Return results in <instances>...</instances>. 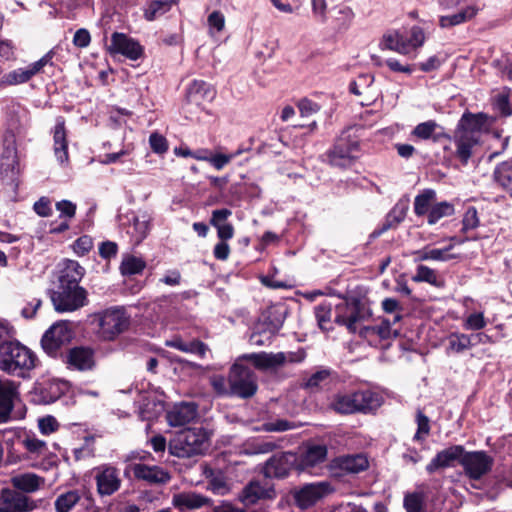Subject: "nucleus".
I'll return each instance as SVG.
<instances>
[{"mask_svg":"<svg viewBox=\"0 0 512 512\" xmlns=\"http://www.w3.org/2000/svg\"><path fill=\"white\" fill-rule=\"evenodd\" d=\"M227 382L230 397L250 399L258 391L257 375L249 366L239 362L230 367Z\"/></svg>","mask_w":512,"mask_h":512,"instance_id":"4","label":"nucleus"},{"mask_svg":"<svg viewBox=\"0 0 512 512\" xmlns=\"http://www.w3.org/2000/svg\"><path fill=\"white\" fill-rule=\"evenodd\" d=\"M197 417V405L183 402L167 413V420L172 427L185 426Z\"/></svg>","mask_w":512,"mask_h":512,"instance_id":"31","label":"nucleus"},{"mask_svg":"<svg viewBox=\"0 0 512 512\" xmlns=\"http://www.w3.org/2000/svg\"><path fill=\"white\" fill-rule=\"evenodd\" d=\"M99 334L104 340L112 341L130 326V315L124 307H111L97 314Z\"/></svg>","mask_w":512,"mask_h":512,"instance_id":"6","label":"nucleus"},{"mask_svg":"<svg viewBox=\"0 0 512 512\" xmlns=\"http://www.w3.org/2000/svg\"><path fill=\"white\" fill-rule=\"evenodd\" d=\"M354 19V12L349 7L340 8L332 20L333 29L337 33L348 30Z\"/></svg>","mask_w":512,"mask_h":512,"instance_id":"48","label":"nucleus"},{"mask_svg":"<svg viewBox=\"0 0 512 512\" xmlns=\"http://www.w3.org/2000/svg\"><path fill=\"white\" fill-rule=\"evenodd\" d=\"M436 200V191L424 189L414 198V213L418 217L427 216Z\"/></svg>","mask_w":512,"mask_h":512,"instance_id":"36","label":"nucleus"},{"mask_svg":"<svg viewBox=\"0 0 512 512\" xmlns=\"http://www.w3.org/2000/svg\"><path fill=\"white\" fill-rule=\"evenodd\" d=\"M332 305L330 302L324 301L315 306L314 314L318 322L319 327L325 329V324L331 319Z\"/></svg>","mask_w":512,"mask_h":512,"instance_id":"57","label":"nucleus"},{"mask_svg":"<svg viewBox=\"0 0 512 512\" xmlns=\"http://www.w3.org/2000/svg\"><path fill=\"white\" fill-rule=\"evenodd\" d=\"M454 213L455 206L453 203L448 201L437 202L431 207L427 222L429 225H435L443 217L452 216Z\"/></svg>","mask_w":512,"mask_h":512,"instance_id":"45","label":"nucleus"},{"mask_svg":"<svg viewBox=\"0 0 512 512\" xmlns=\"http://www.w3.org/2000/svg\"><path fill=\"white\" fill-rule=\"evenodd\" d=\"M294 428L292 422L285 419H277L272 422H266L262 424L260 430L265 432H283Z\"/></svg>","mask_w":512,"mask_h":512,"instance_id":"62","label":"nucleus"},{"mask_svg":"<svg viewBox=\"0 0 512 512\" xmlns=\"http://www.w3.org/2000/svg\"><path fill=\"white\" fill-rule=\"evenodd\" d=\"M30 79L28 73L24 68L15 69L9 73L4 74L0 79V88L13 86L28 82Z\"/></svg>","mask_w":512,"mask_h":512,"instance_id":"52","label":"nucleus"},{"mask_svg":"<svg viewBox=\"0 0 512 512\" xmlns=\"http://www.w3.org/2000/svg\"><path fill=\"white\" fill-rule=\"evenodd\" d=\"M59 423L54 416L47 415L38 420V428L44 435H49L59 429Z\"/></svg>","mask_w":512,"mask_h":512,"instance_id":"63","label":"nucleus"},{"mask_svg":"<svg viewBox=\"0 0 512 512\" xmlns=\"http://www.w3.org/2000/svg\"><path fill=\"white\" fill-rule=\"evenodd\" d=\"M382 403L383 398L379 393L364 389L336 394L330 407L341 415L373 414Z\"/></svg>","mask_w":512,"mask_h":512,"instance_id":"2","label":"nucleus"},{"mask_svg":"<svg viewBox=\"0 0 512 512\" xmlns=\"http://www.w3.org/2000/svg\"><path fill=\"white\" fill-rule=\"evenodd\" d=\"M479 225L480 220L476 207L469 206L463 215L461 231L466 233L469 230L476 229Z\"/></svg>","mask_w":512,"mask_h":512,"instance_id":"56","label":"nucleus"},{"mask_svg":"<svg viewBox=\"0 0 512 512\" xmlns=\"http://www.w3.org/2000/svg\"><path fill=\"white\" fill-rule=\"evenodd\" d=\"M54 141V154L57 160L61 163H67L69 160L68 154V140L67 132L65 127V119L59 116L56 119V124L53 131Z\"/></svg>","mask_w":512,"mask_h":512,"instance_id":"30","label":"nucleus"},{"mask_svg":"<svg viewBox=\"0 0 512 512\" xmlns=\"http://www.w3.org/2000/svg\"><path fill=\"white\" fill-rule=\"evenodd\" d=\"M150 221L147 216H135L133 223L130 226L128 233L131 235L134 244H140L149 234Z\"/></svg>","mask_w":512,"mask_h":512,"instance_id":"42","label":"nucleus"},{"mask_svg":"<svg viewBox=\"0 0 512 512\" xmlns=\"http://www.w3.org/2000/svg\"><path fill=\"white\" fill-rule=\"evenodd\" d=\"M417 431L413 436V441L422 442L430 434V419L421 410L416 413Z\"/></svg>","mask_w":512,"mask_h":512,"instance_id":"53","label":"nucleus"},{"mask_svg":"<svg viewBox=\"0 0 512 512\" xmlns=\"http://www.w3.org/2000/svg\"><path fill=\"white\" fill-rule=\"evenodd\" d=\"M493 458L485 451H466L463 454L461 466L465 474L472 480H479L493 466Z\"/></svg>","mask_w":512,"mask_h":512,"instance_id":"13","label":"nucleus"},{"mask_svg":"<svg viewBox=\"0 0 512 512\" xmlns=\"http://www.w3.org/2000/svg\"><path fill=\"white\" fill-rule=\"evenodd\" d=\"M479 11L475 5H469L459 12L452 15H445L439 18V26L441 28H451L473 19Z\"/></svg>","mask_w":512,"mask_h":512,"instance_id":"34","label":"nucleus"},{"mask_svg":"<svg viewBox=\"0 0 512 512\" xmlns=\"http://www.w3.org/2000/svg\"><path fill=\"white\" fill-rule=\"evenodd\" d=\"M487 325L483 312H475L470 314L464 321V328L466 330H481Z\"/></svg>","mask_w":512,"mask_h":512,"instance_id":"61","label":"nucleus"},{"mask_svg":"<svg viewBox=\"0 0 512 512\" xmlns=\"http://www.w3.org/2000/svg\"><path fill=\"white\" fill-rule=\"evenodd\" d=\"M454 247L453 244L448 245L443 249H427L419 250L416 252L418 260H435V261H449L457 258V255L450 254L449 251Z\"/></svg>","mask_w":512,"mask_h":512,"instance_id":"43","label":"nucleus"},{"mask_svg":"<svg viewBox=\"0 0 512 512\" xmlns=\"http://www.w3.org/2000/svg\"><path fill=\"white\" fill-rule=\"evenodd\" d=\"M231 215L232 211L228 208L212 211L209 223L217 230V237L219 240L228 241L234 237V226L231 223L226 222Z\"/></svg>","mask_w":512,"mask_h":512,"instance_id":"26","label":"nucleus"},{"mask_svg":"<svg viewBox=\"0 0 512 512\" xmlns=\"http://www.w3.org/2000/svg\"><path fill=\"white\" fill-rule=\"evenodd\" d=\"M412 281L416 283L425 282L436 288H442L445 285L444 280L438 276L437 272L426 265L417 267L416 274L412 276Z\"/></svg>","mask_w":512,"mask_h":512,"instance_id":"41","label":"nucleus"},{"mask_svg":"<svg viewBox=\"0 0 512 512\" xmlns=\"http://www.w3.org/2000/svg\"><path fill=\"white\" fill-rule=\"evenodd\" d=\"M74 331L69 321L54 323L42 336L41 346L51 357L56 358L61 348L71 342Z\"/></svg>","mask_w":512,"mask_h":512,"instance_id":"9","label":"nucleus"},{"mask_svg":"<svg viewBox=\"0 0 512 512\" xmlns=\"http://www.w3.org/2000/svg\"><path fill=\"white\" fill-rule=\"evenodd\" d=\"M327 468L332 476L340 478L366 471L369 460L364 453L344 454L331 459Z\"/></svg>","mask_w":512,"mask_h":512,"instance_id":"10","label":"nucleus"},{"mask_svg":"<svg viewBox=\"0 0 512 512\" xmlns=\"http://www.w3.org/2000/svg\"><path fill=\"white\" fill-rule=\"evenodd\" d=\"M59 266L58 284L80 286L79 283L85 275V269L78 261L64 259Z\"/></svg>","mask_w":512,"mask_h":512,"instance_id":"25","label":"nucleus"},{"mask_svg":"<svg viewBox=\"0 0 512 512\" xmlns=\"http://www.w3.org/2000/svg\"><path fill=\"white\" fill-rule=\"evenodd\" d=\"M72 248L78 256H85L93 248V238L89 235H82L74 241Z\"/></svg>","mask_w":512,"mask_h":512,"instance_id":"60","label":"nucleus"},{"mask_svg":"<svg viewBox=\"0 0 512 512\" xmlns=\"http://www.w3.org/2000/svg\"><path fill=\"white\" fill-rule=\"evenodd\" d=\"M80 500L78 491L72 490L61 494L55 500V509L57 512H69Z\"/></svg>","mask_w":512,"mask_h":512,"instance_id":"51","label":"nucleus"},{"mask_svg":"<svg viewBox=\"0 0 512 512\" xmlns=\"http://www.w3.org/2000/svg\"><path fill=\"white\" fill-rule=\"evenodd\" d=\"M210 85L203 80H194L187 89V98L190 102L198 101L200 98L213 97Z\"/></svg>","mask_w":512,"mask_h":512,"instance_id":"46","label":"nucleus"},{"mask_svg":"<svg viewBox=\"0 0 512 512\" xmlns=\"http://www.w3.org/2000/svg\"><path fill=\"white\" fill-rule=\"evenodd\" d=\"M328 447L325 444H308L305 449L297 453L298 475L312 474L313 470L326 462Z\"/></svg>","mask_w":512,"mask_h":512,"instance_id":"15","label":"nucleus"},{"mask_svg":"<svg viewBox=\"0 0 512 512\" xmlns=\"http://www.w3.org/2000/svg\"><path fill=\"white\" fill-rule=\"evenodd\" d=\"M454 143L456 146L455 156L463 165H467L472 156V149L479 143V140L473 136H466L455 131Z\"/></svg>","mask_w":512,"mask_h":512,"instance_id":"33","label":"nucleus"},{"mask_svg":"<svg viewBox=\"0 0 512 512\" xmlns=\"http://www.w3.org/2000/svg\"><path fill=\"white\" fill-rule=\"evenodd\" d=\"M20 175V161L16 159L14 162L2 160L0 162V176L2 181L7 185L18 186Z\"/></svg>","mask_w":512,"mask_h":512,"instance_id":"40","label":"nucleus"},{"mask_svg":"<svg viewBox=\"0 0 512 512\" xmlns=\"http://www.w3.org/2000/svg\"><path fill=\"white\" fill-rule=\"evenodd\" d=\"M208 448L207 433L203 428H187L177 435L176 443L171 446L172 453L178 457H192L203 454Z\"/></svg>","mask_w":512,"mask_h":512,"instance_id":"7","label":"nucleus"},{"mask_svg":"<svg viewBox=\"0 0 512 512\" xmlns=\"http://www.w3.org/2000/svg\"><path fill=\"white\" fill-rule=\"evenodd\" d=\"M36 505L22 492L3 488L0 491V512H29Z\"/></svg>","mask_w":512,"mask_h":512,"instance_id":"19","label":"nucleus"},{"mask_svg":"<svg viewBox=\"0 0 512 512\" xmlns=\"http://www.w3.org/2000/svg\"><path fill=\"white\" fill-rule=\"evenodd\" d=\"M488 117L484 113H471L469 111L463 113L458 121L456 132L466 136H473L480 140V134L487 124Z\"/></svg>","mask_w":512,"mask_h":512,"instance_id":"22","label":"nucleus"},{"mask_svg":"<svg viewBox=\"0 0 512 512\" xmlns=\"http://www.w3.org/2000/svg\"><path fill=\"white\" fill-rule=\"evenodd\" d=\"M97 492L100 496H110L116 493L122 484L120 470L115 466L104 464L94 469Z\"/></svg>","mask_w":512,"mask_h":512,"instance_id":"16","label":"nucleus"},{"mask_svg":"<svg viewBox=\"0 0 512 512\" xmlns=\"http://www.w3.org/2000/svg\"><path fill=\"white\" fill-rule=\"evenodd\" d=\"M149 144L151 150L159 155L165 154L169 149L167 139L165 138V136L158 132H153L150 134Z\"/></svg>","mask_w":512,"mask_h":512,"instance_id":"59","label":"nucleus"},{"mask_svg":"<svg viewBox=\"0 0 512 512\" xmlns=\"http://www.w3.org/2000/svg\"><path fill=\"white\" fill-rule=\"evenodd\" d=\"M146 262L133 255L125 257L120 264V272L123 276H130L142 273Z\"/></svg>","mask_w":512,"mask_h":512,"instance_id":"47","label":"nucleus"},{"mask_svg":"<svg viewBox=\"0 0 512 512\" xmlns=\"http://www.w3.org/2000/svg\"><path fill=\"white\" fill-rule=\"evenodd\" d=\"M495 182L504 189L512 199V165L508 162H502L495 167Z\"/></svg>","mask_w":512,"mask_h":512,"instance_id":"38","label":"nucleus"},{"mask_svg":"<svg viewBox=\"0 0 512 512\" xmlns=\"http://www.w3.org/2000/svg\"><path fill=\"white\" fill-rule=\"evenodd\" d=\"M69 390L67 381L51 379L37 383L34 387L35 401L50 404L57 401Z\"/></svg>","mask_w":512,"mask_h":512,"instance_id":"20","label":"nucleus"},{"mask_svg":"<svg viewBox=\"0 0 512 512\" xmlns=\"http://www.w3.org/2000/svg\"><path fill=\"white\" fill-rule=\"evenodd\" d=\"M64 362L70 370L92 371L96 366V351L91 346L71 347L65 354Z\"/></svg>","mask_w":512,"mask_h":512,"instance_id":"14","label":"nucleus"},{"mask_svg":"<svg viewBox=\"0 0 512 512\" xmlns=\"http://www.w3.org/2000/svg\"><path fill=\"white\" fill-rule=\"evenodd\" d=\"M17 396L18 391L14 383L0 379V423L9 420Z\"/></svg>","mask_w":512,"mask_h":512,"instance_id":"29","label":"nucleus"},{"mask_svg":"<svg viewBox=\"0 0 512 512\" xmlns=\"http://www.w3.org/2000/svg\"><path fill=\"white\" fill-rule=\"evenodd\" d=\"M332 373L330 368H321L305 379L302 387L310 392H317L330 383Z\"/></svg>","mask_w":512,"mask_h":512,"instance_id":"35","label":"nucleus"},{"mask_svg":"<svg viewBox=\"0 0 512 512\" xmlns=\"http://www.w3.org/2000/svg\"><path fill=\"white\" fill-rule=\"evenodd\" d=\"M365 318L366 310L364 304L358 298H353L350 302L337 306L335 322L339 325H345L352 333L356 332V323Z\"/></svg>","mask_w":512,"mask_h":512,"instance_id":"17","label":"nucleus"},{"mask_svg":"<svg viewBox=\"0 0 512 512\" xmlns=\"http://www.w3.org/2000/svg\"><path fill=\"white\" fill-rule=\"evenodd\" d=\"M242 358L250 361L258 370L273 369L286 362V354L283 352L275 354L267 352L251 353L244 355Z\"/></svg>","mask_w":512,"mask_h":512,"instance_id":"28","label":"nucleus"},{"mask_svg":"<svg viewBox=\"0 0 512 512\" xmlns=\"http://www.w3.org/2000/svg\"><path fill=\"white\" fill-rule=\"evenodd\" d=\"M131 470L136 479L149 484H166L171 478L167 471L156 465L148 466L143 463H135L131 465Z\"/></svg>","mask_w":512,"mask_h":512,"instance_id":"24","label":"nucleus"},{"mask_svg":"<svg viewBox=\"0 0 512 512\" xmlns=\"http://www.w3.org/2000/svg\"><path fill=\"white\" fill-rule=\"evenodd\" d=\"M249 149H242L239 148L237 151L230 153V154H222L217 153L214 155H211L209 157V162L217 169L221 170L226 166L233 158L237 157L238 155L242 154L244 151H248Z\"/></svg>","mask_w":512,"mask_h":512,"instance_id":"58","label":"nucleus"},{"mask_svg":"<svg viewBox=\"0 0 512 512\" xmlns=\"http://www.w3.org/2000/svg\"><path fill=\"white\" fill-rule=\"evenodd\" d=\"M381 49L396 51L401 54L408 53V44L404 37L398 32L385 34L380 43Z\"/></svg>","mask_w":512,"mask_h":512,"instance_id":"44","label":"nucleus"},{"mask_svg":"<svg viewBox=\"0 0 512 512\" xmlns=\"http://www.w3.org/2000/svg\"><path fill=\"white\" fill-rule=\"evenodd\" d=\"M332 492L331 484L327 481H321L304 484L292 492V497L295 505L300 510H307Z\"/></svg>","mask_w":512,"mask_h":512,"instance_id":"11","label":"nucleus"},{"mask_svg":"<svg viewBox=\"0 0 512 512\" xmlns=\"http://www.w3.org/2000/svg\"><path fill=\"white\" fill-rule=\"evenodd\" d=\"M265 478L283 480L292 473L298 474L297 453L283 451L269 457L261 468Z\"/></svg>","mask_w":512,"mask_h":512,"instance_id":"8","label":"nucleus"},{"mask_svg":"<svg viewBox=\"0 0 512 512\" xmlns=\"http://www.w3.org/2000/svg\"><path fill=\"white\" fill-rule=\"evenodd\" d=\"M50 298L57 312H72L88 302L87 291L81 286L57 284L50 291Z\"/></svg>","mask_w":512,"mask_h":512,"instance_id":"5","label":"nucleus"},{"mask_svg":"<svg viewBox=\"0 0 512 512\" xmlns=\"http://www.w3.org/2000/svg\"><path fill=\"white\" fill-rule=\"evenodd\" d=\"M286 315L287 308L283 303L272 304L262 313V326H264L263 333H268V336L266 337L267 340H270L272 336L278 333L283 326Z\"/></svg>","mask_w":512,"mask_h":512,"instance_id":"21","label":"nucleus"},{"mask_svg":"<svg viewBox=\"0 0 512 512\" xmlns=\"http://www.w3.org/2000/svg\"><path fill=\"white\" fill-rule=\"evenodd\" d=\"M24 448L31 454L45 455L48 452L46 442L36 437L27 436L22 440Z\"/></svg>","mask_w":512,"mask_h":512,"instance_id":"55","label":"nucleus"},{"mask_svg":"<svg viewBox=\"0 0 512 512\" xmlns=\"http://www.w3.org/2000/svg\"><path fill=\"white\" fill-rule=\"evenodd\" d=\"M276 491L274 487H264L258 481H251L242 490L240 499L246 505L256 504L261 499H274Z\"/></svg>","mask_w":512,"mask_h":512,"instance_id":"27","label":"nucleus"},{"mask_svg":"<svg viewBox=\"0 0 512 512\" xmlns=\"http://www.w3.org/2000/svg\"><path fill=\"white\" fill-rule=\"evenodd\" d=\"M19 159L16 138L13 133L5 135L3 140V151L1 153V161L7 160L14 162Z\"/></svg>","mask_w":512,"mask_h":512,"instance_id":"54","label":"nucleus"},{"mask_svg":"<svg viewBox=\"0 0 512 512\" xmlns=\"http://www.w3.org/2000/svg\"><path fill=\"white\" fill-rule=\"evenodd\" d=\"M37 365L36 354L15 338L0 343V369L3 371L19 375L18 371H31Z\"/></svg>","mask_w":512,"mask_h":512,"instance_id":"3","label":"nucleus"},{"mask_svg":"<svg viewBox=\"0 0 512 512\" xmlns=\"http://www.w3.org/2000/svg\"><path fill=\"white\" fill-rule=\"evenodd\" d=\"M464 453L465 447L463 445H451L438 451L426 465L427 473L432 475L439 470L454 467L455 463H459L461 465Z\"/></svg>","mask_w":512,"mask_h":512,"instance_id":"18","label":"nucleus"},{"mask_svg":"<svg viewBox=\"0 0 512 512\" xmlns=\"http://www.w3.org/2000/svg\"><path fill=\"white\" fill-rule=\"evenodd\" d=\"M176 3V0H148L144 9V17L148 21H154L167 13Z\"/></svg>","mask_w":512,"mask_h":512,"instance_id":"37","label":"nucleus"},{"mask_svg":"<svg viewBox=\"0 0 512 512\" xmlns=\"http://www.w3.org/2000/svg\"><path fill=\"white\" fill-rule=\"evenodd\" d=\"M403 507L406 512H424V495L421 492L406 493L403 499Z\"/></svg>","mask_w":512,"mask_h":512,"instance_id":"50","label":"nucleus"},{"mask_svg":"<svg viewBox=\"0 0 512 512\" xmlns=\"http://www.w3.org/2000/svg\"><path fill=\"white\" fill-rule=\"evenodd\" d=\"M411 136L419 140H432L438 143L445 139L451 141L450 134L445 132L444 128L434 120H428L417 124L411 131Z\"/></svg>","mask_w":512,"mask_h":512,"instance_id":"23","label":"nucleus"},{"mask_svg":"<svg viewBox=\"0 0 512 512\" xmlns=\"http://www.w3.org/2000/svg\"><path fill=\"white\" fill-rule=\"evenodd\" d=\"M495 108L504 117L512 115V106L509 96L506 94H499L495 99Z\"/></svg>","mask_w":512,"mask_h":512,"instance_id":"64","label":"nucleus"},{"mask_svg":"<svg viewBox=\"0 0 512 512\" xmlns=\"http://www.w3.org/2000/svg\"><path fill=\"white\" fill-rule=\"evenodd\" d=\"M473 346L474 343H472V337H470V335L464 333H452L449 336L448 350L455 353H462Z\"/></svg>","mask_w":512,"mask_h":512,"instance_id":"49","label":"nucleus"},{"mask_svg":"<svg viewBox=\"0 0 512 512\" xmlns=\"http://www.w3.org/2000/svg\"><path fill=\"white\" fill-rule=\"evenodd\" d=\"M362 156L361 138L355 127L343 129L331 146L322 155V161L333 169L346 171L351 169Z\"/></svg>","mask_w":512,"mask_h":512,"instance_id":"1","label":"nucleus"},{"mask_svg":"<svg viewBox=\"0 0 512 512\" xmlns=\"http://www.w3.org/2000/svg\"><path fill=\"white\" fill-rule=\"evenodd\" d=\"M43 481V479L35 474H21L18 476H14L11 479V482L13 484V487L16 490L31 493L39 489L40 482Z\"/></svg>","mask_w":512,"mask_h":512,"instance_id":"39","label":"nucleus"},{"mask_svg":"<svg viewBox=\"0 0 512 512\" xmlns=\"http://www.w3.org/2000/svg\"><path fill=\"white\" fill-rule=\"evenodd\" d=\"M107 51L111 56L122 55L132 61L144 56V47L139 41L122 32L112 33Z\"/></svg>","mask_w":512,"mask_h":512,"instance_id":"12","label":"nucleus"},{"mask_svg":"<svg viewBox=\"0 0 512 512\" xmlns=\"http://www.w3.org/2000/svg\"><path fill=\"white\" fill-rule=\"evenodd\" d=\"M208 502V498L192 492L175 494L172 499L174 507L180 512L201 508Z\"/></svg>","mask_w":512,"mask_h":512,"instance_id":"32","label":"nucleus"}]
</instances>
